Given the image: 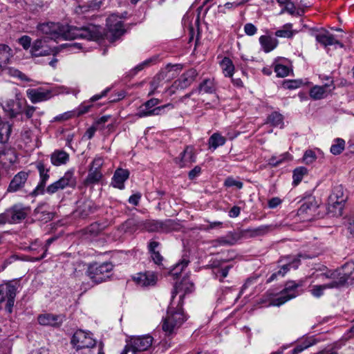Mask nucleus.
<instances>
[{"mask_svg": "<svg viewBox=\"0 0 354 354\" xmlns=\"http://www.w3.org/2000/svg\"><path fill=\"white\" fill-rule=\"evenodd\" d=\"M76 185V178L74 176V169H69L58 180L48 185L46 192L53 194L59 190L66 187H75Z\"/></svg>", "mask_w": 354, "mask_h": 354, "instance_id": "obj_9", "label": "nucleus"}, {"mask_svg": "<svg viewBox=\"0 0 354 354\" xmlns=\"http://www.w3.org/2000/svg\"><path fill=\"white\" fill-rule=\"evenodd\" d=\"M71 344L77 350H80L94 347L96 344V341L91 337L89 333L78 330L73 334Z\"/></svg>", "mask_w": 354, "mask_h": 354, "instance_id": "obj_11", "label": "nucleus"}, {"mask_svg": "<svg viewBox=\"0 0 354 354\" xmlns=\"http://www.w3.org/2000/svg\"><path fill=\"white\" fill-rule=\"evenodd\" d=\"M226 139L225 137L218 133H214L209 138V148L215 150L217 147L224 145Z\"/></svg>", "mask_w": 354, "mask_h": 354, "instance_id": "obj_39", "label": "nucleus"}, {"mask_svg": "<svg viewBox=\"0 0 354 354\" xmlns=\"http://www.w3.org/2000/svg\"><path fill=\"white\" fill-rule=\"evenodd\" d=\"M48 37H41L35 39L32 44L30 54L32 57H39L55 55L58 53L57 47H53L48 44Z\"/></svg>", "mask_w": 354, "mask_h": 354, "instance_id": "obj_8", "label": "nucleus"}, {"mask_svg": "<svg viewBox=\"0 0 354 354\" xmlns=\"http://www.w3.org/2000/svg\"><path fill=\"white\" fill-rule=\"evenodd\" d=\"M17 288L11 283L0 285V304L6 301V310L11 313L15 303Z\"/></svg>", "mask_w": 354, "mask_h": 354, "instance_id": "obj_10", "label": "nucleus"}, {"mask_svg": "<svg viewBox=\"0 0 354 354\" xmlns=\"http://www.w3.org/2000/svg\"><path fill=\"white\" fill-rule=\"evenodd\" d=\"M274 71L278 77H283L289 74L290 69L285 65L277 64L275 65Z\"/></svg>", "mask_w": 354, "mask_h": 354, "instance_id": "obj_50", "label": "nucleus"}, {"mask_svg": "<svg viewBox=\"0 0 354 354\" xmlns=\"http://www.w3.org/2000/svg\"><path fill=\"white\" fill-rule=\"evenodd\" d=\"M224 185L226 187H236L239 189H241L243 187V183L241 181L236 180L233 178H227L224 183Z\"/></svg>", "mask_w": 354, "mask_h": 354, "instance_id": "obj_55", "label": "nucleus"}, {"mask_svg": "<svg viewBox=\"0 0 354 354\" xmlns=\"http://www.w3.org/2000/svg\"><path fill=\"white\" fill-rule=\"evenodd\" d=\"M259 41L262 50L266 53L273 50L279 44L277 39L271 35H261Z\"/></svg>", "mask_w": 354, "mask_h": 354, "instance_id": "obj_29", "label": "nucleus"}, {"mask_svg": "<svg viewBox=\"0 0 354 354\" xmlns=\"http://www.w3.org/2000/svg\"><path fill=\"white\" fill-rule=\"evenodd\" d=\"M32 39L28 35H23L18 39V43L23 47L24 50L30 49Z\"/></svg>", "mask_w": 354, "mask_h": 354, "instance_id": "obj_51", "label": "nucleus"}, {"mask_svg": "<svg viewBox=\"0 0 354 354\" xmlns=\"http://www.w3.org/2000/svg\"><path fill=\"white\" fill-rule=\"evenodd\" d=\"M11 131V126L8 122L0 123V144H4L8 141Z\"/></svg>", "mask_w": 354, "mask_h": 354, "instance_id": "obj_42", "label": "nucleus"}, {"mask_svg": "<svg viewBox=\"0 0 354 354\" xmlns=\"http://www.w3.org/2000/svg\"><path fill=\"white\" fill-rule=\"evenodd\" d=\"M36 167L39 174L40 180L35 189L33 193L36 195H38L44 194V188L46 187V182L50 178L48 174L50 169L47 168L42 162H37Z\"/></svg>", "mask_w": 354, "mask_h": 354, "instance_id": "obj_21", "label": "nucleus"}, {"mask_svg": "<svg viewBox=\"0 0 354 354\" xmlns=\"http://www.w3.org/2000/svg\"><path fill=\"white\" fill-rule=\"evenodd\" d=\"M182 304L174 307L173 304L168 307L167 315L162 320V328L167 335L175 333L187 320L182 308Z\"/></svg>", "mask_w": 354, "mask_h": 354, "instance_id": "obj_2", "label": "nucleus"}, {"mask_svg": "<svg viewBox=\"0 0 354 354\" xmlns=\"http://www.w3.org/2000/svg\"><path fill=\"white\" fill-rule=\"evenodd\" d=\"M106 24L112 36L111 41H114L122 36L125 30L123 28L122 22L119 19L118 15H112L106 19Z\"/></svg>", "mask_w": 354, "mask_h": 354, "instance_id": "obj_16", "label": "nucleus"}, {"mask_svg": "<svg viewBox=\"0 0 354 354\" xmlns=\"http://www.w3.org/2000/svg\"><path fill=\"white\" fill-rule=\"evenodd\" d=\"M69 154L62 149L55 150L50 155V162L55 166L66 165L69 160Z\"/></svg>", "mask_w": 354, "mask_h": 354, "instance_id": "obj_31", "label": "nucleus"}, {"mask_svg": "<svg viewBox=\"0 0 354 354\" xmlns=\"http://www.w3.org/2000/svg\"><path fill=\"white\" fill-rule=\"evenodd\" d=\"M303 84L301 80H294L285 82L283 84L284 87L288 89H295L300 87Z\"/></svg>", "mask_w": 354, "mask_h": 354, "instance_id": "obj_54", "label": "nucleus"}, {"mask_svg": "<svg viewBox=\"0 0 354 354\" xmlns=\"http://www.w3.org/2000/svg\"><path fill=\"white\" fill-rule=\"evenodd\" d=\"M274 229L273 225H263L254 228H250L246 230L251 237L263 236Z\"/></svg>", "mask_w": 354, "mask_h": 354, "instance_id": "obj_35", "label": "nucleus"}, {"mask_svg": "<svg viewBox=\"0 0 354 354\" xmlns=\"http://www.w3.org/2000/svg\"><path fill=\"white\" fill-rule=\"evenodd\" d=\"M329 201L343 203L346 201V197L344 196V189L342 185H337L334 187L332 194L328 198Z\"/></svg>", "mask_w": 354, "mask_h": 354, "instance_id": "obj_38", "label": "nucleus"}, {"mask_svg": "<svg viewBox=\"0 0 354 354\" xmlns=\"http://www.w3.org/2000/svg\"><path fill=\"white\" fill-rule=\"evenodd\" d=\"M103 164L104 160L102 159V158L100 156H96L91 163L88 169L101 171V168L103 166Z\"/></svg>", "mask_w": 354, "mask_h": 354, "instance_id": "obj_52", "label": "nucleus"}, {"mask_svg": "<svg viewBox=\"0 0 354 354\" xmlns=\"http://www.w3.org/2000/svg\"><path fill=\"white\" fill-rule=\"evenodd\" d=\"M11 57V48L8 45L0 44V69L7 66Z\"/></svg>", "mask_w": 354, "mask_h": 354, "instance_id": "obj_36", "label": "nucleus"}, {"mask_svg": "<svg viewBox=\"0 0 354 354\" xmlns=\"http://www.w3.org/2000/svg\"><path fill=\"white\" fill-rule=\"evenodd\" d=\"M287 12L291 15H295L296 13V8L294 3L291 1L286 4L285 7L281 10L280 14Z\"/></svg>", "mask_w": 354, "mask_h": 354, "instance_id": "obj_57", "label": "nucleus"}, {"mask_svg": "<svg viewBox=\"0 0 354 354\" xmlns=\"http://www.w3.org/2000/svg\"><path fill=\"white\" fill-rule=\"evenodd\" d=\"M195 161L194 148L190 146H187L179 157L176 159V164L181 168L188 167Z\"/></svg>", "mask_w": 354, "mask_h": 354, "instance_id": "obj_22", "label": "nucleus"}, {"mask_svg": "<svg viewBox=\"0 0 354 354\" xmlns=\"http://www.w3.org/2000/svg\"><path fill=\"white\" fill-rule=\"evenodd\" d=\"M12 75L13 76L17 77L22 81H25V82H30L31 81V80L26 75H25L24 73H23L22 72H21L19 70H16V69L13 70Z\"/></svg>", "mask_w": 354, "mask_h": 354, "instance_id": "obj_61", "label": "nucleus"}, {"mask_svg": "<svg viewBox=\"0 0 354 354\" xmlns=\"http://www.w3.org/2000/svg\"><path fill=\"white\" fill-rule=\"evenodd\" d=\"M221 66L225 77L232 76L234 71V66L232 61L229 57H225L222 59L221 62Z\"/></svg>", "mask_w": 354, "mask_h": 354, "instance_id": "obj_43", "label": "nucleus"}, {"mask_svg": "<svg viewBox=\"0 0 354 354\" xmlns=\"http://www.w3.org/2000/svg\"><path fill=\"white\" fill-rule=\"evenodd\" d=\"M113 269V265L111 262H93L87 266L86 274L93 282L100 283L111 277Z\"/></svg>", "mask_w": 354, "mask_h": 354, "instance_id": "obj_4", "label": "nucleus"}, {"mask_svg": "<svg viewBox=\"0 0 354 354\" xmlns=\"http://www.w3.org/2000/svg\"><path fill=\"white\" fill-rule=\"evenodd\" d=\"M249 1L250 0H239L234 2H227L224 5V6L227 9H232L241 6Z\"/></svg>", "mask_w": 354, "mask_h": 354, "instance_id": "obj_59", "label": "nucleus"}, {"mask_svg": "<svg viewBox=\"0 0 354 354\" xmlns=\"http://www.w3.org/2000/svg\"><path fill=\"white\" fill-rule=\"evenodd\" d=\"M73 115L71 112H65L62 114H59L54 118V121H65L71 118Z\"/></svg>", "mask_w": 354, "mask_h": 354, "instance_id": "obj_63", "label": "nucleus"}, {"mask_svg": "<svg viewBox=\"0 0 354 354\" xmlns=\"http://www.w3.org/2000/svg\"><path fill=\"white\" fill-rule=\"evenodd\" d=\"M151 59H147L144 62H142V63L139 64L138 65H137L133 69V73L134 74H136L137 73H138L139 71H142V69H144L146 66H149V64L151 63Z\"/></svg>", "mask_w": 354, "mask_h": 354, "instance_id": "obj_62", "label": "nucleus"}, {"mask_svg": "<svg viewBox=\"0 0 354 354\" xmlns=\"http://www.w3.org/2000/svg\"><path fill=\"white\" fill-rule=\"evenodd\" d=\"M26 95L33 104L47 101L52 97V93L50 90L44 89L41 87L37 88H28L26 91Z\"/></svg>", "mask_w": 354, "mask_h": 354, "instance_id": "obj_17", "label": "nucleus"}, {"mask_svg": "<svg viewBox=\"0 0 354 354\" xmlns=\"http://www.w3.org/2000/svg\"><path fill=\"white\" fill-rule=\"evenodd\" d=\"M198 74L196 69L191 68L184 73L178 80H176L173 86L176 89H185L194 82Z\"/></svg>", "mask_w": 354, "mask_h": 354, "instance_id": "obj_19", "label": "nucleus"}, {"mask_svg": "<svg viewBox=\"0 0 354 354\" xmlns=\"http://www.w3.org/2000/svg\"><path fill=\"white\" fill-rule=\"evenodd\" d=\"M54 240H55L54 238L48 239L46 241V245L44 246V251L43 254L39 257L32 258L31 261H40L42 259H44L46 257V252L48 250L49 245L54 241Z\"/></svg>", "mask_w": 354, "mask_h": 354, "instance_id": "obj_58", "label": "nucleus"}, {"mask_svg": "<svg viewBox=\"0 0 354 354\" xmlns=\"http://www.w3.org/2000/svg\"><path fill=\"white\" fill-rule=\"evenodd\" d=\"M292 24L290 23L284 24L279 30L275 32V36L288 39L292 38L298 32L297 30L292 29Z\"/></svg>", "mask_w": 354, "mask_h": 354, "instance_id": "obj_34", "label": "nucleus"}, {"mask_svg": "<svg viewBox=\"0 0 354 354\" xmlns=\"http://www.w3.org/2000/svg\"><path fill=\"white\" fill-rule=\"evenodd\" d=\"M236 242V239L234 234L231 232L227 234L225 236L219 237L212 241V244L214 247L218 246H227L232 245Z\"/></svg>", "mask_w": 354, "mask_h": 354, "instance_id": "obj_33", "label": "nucleus"}, {"mask_svg": "<svg viewBox=\"0 0 354 354\" xmlns=\"http://www.w3.org/2000/svg\"><path fill=\"white\" fill-rule=\"evenodd\" d=\"M344 204L337 203V201L331 202L328 201V212L333 216H340L342 215Z\"/></svg>", "mask_w": 354, "mask_h": 354, "instance_id": "obj_41", "label": "nucleus"}, {"mask_svg": "<svg viewBox=\"0 0 354 354\" xmlns=\"http://www.w3.org/2000/svg\"><path fill=\"white\" fill-rule=\"evenodd\" d=\"M244 32L248 36H253L257 32V27L252 23H248L244 26Z\"/></svg>", "mask_w": 354, "mask_h": 354, "instance_id": "obj_56", "label": "nucleus"}, {"mask_svg": "<svg viewBox=\"0 0 354 354\" xmlns=\"http://www.w3.org/2000/svg\"><path fill=\"white\" fill-rule=\"evenodd\" d=\"M309 258L308 256L302 254H298L293 257H286L284 260L286 263L281 266V269L277 272L273 273L268 281H272L275 279L278 276L283 277L290 268L297 269L300 265L301 259Z\"/></svg>", "mask_w": 354, "mask_h": 354, "instance_id": "obj_13", "label": "nucleus"}, {"mask_svg": "<svg viewBox=\"0 0 354 354\" xmlns=\"http://www.w3.org/2000/svg\"><path fill=\"white\" fill-rule=\"evenodd\" d=\"M196 91L201 93H214L216 91V86L213 79L204 80L196 88Z\"/></svg>", "mask_w": 354, "mask_h": 354, "instance_id": "obj_37", "label": "nucleus"}, {"mask_svg": "<svg viewBox=\"0 0 354 354\" xmlns=\"http://www.w3.org/2000/svg\"><path fill=\"white\" fill-rule=\"evenodd\" d=\"M194 289V283L189 281V279H183V281L174 288V290L172 292V299H174L176 295L179 292H183V295H180V301L178 304H183V299L185 294L193 292Z\"/></svg>", "mask_w": 354, "mask_h": 354, "instance_id": "obj_25", "label": "nucleus"}, {"mask_svg": "<svg viewBox=\"0 0 354 354\" xmlns=\"http://www.w3.org/2000/svg\"><path fill=\"white\" fill-rule=\"evenodd\" d=\"M319 205L315 198H309L299 208L297 214L303 221H311L319 216Z\"/></svg>", "mask_w": 354, "mask_h": 354, "instance_id": "obj_12", "label": "nucleus"}, {"mask_svg": "<svg viewBox=\"0 0 354 354\" xmlns=\"http://www.w3.org/2000/svg\"><path fill=\"white\" fill-rule=\"evenodd\" d=\"M120 354H140L135 348L131 347V344L127 342L124 349Z\"/></svg>", "mask_w": 354, "mask_h": 354, "instance_id": "obj_60", "label": "nucleus"}, {"mask_svg": "<svg viewBox=\"0 0 354 354\" xmlns=\"http://www.w3.org/2000/svg\"><path fill=\"white\" fill-rule=\"evenodd\" d=\"M330 84H325L324 86H315L310 90V96L314 100H320L326 96L331 91Z\"/></svg>", "mask_w": 354, "mask_h": 354, "instance_id": "obj_32", "label": "nucleus"}, {"mask_svg": "<svg viewBox=\"0 0 354 354\" xmlns=\"http://www.w3.org/2000/svg\"><path fill=\"white\" fill-rule=\"evenodd\" d=\"M292 157L288 152L279 156H272L268 160V164L272 167H277L286 160H291Z\"/></svg>", "mask_w": 354, "mask_h": 354, "instance_id": "obj_45", "label": "nucleus"}, {"mask_svg": "<svg viewBox=\"0 0 354 354\" xmlns=\"http://www.w3.org/2000/svg\"><path fill=\"white\" fill-rule=\"evenodd\" d=\"M102 173L101 171L88 169V173L84 180L86 185H94L98 183L102 178Z\"/></svg>", "mask_w": 354, "mask_h": 354, "instance_id": "obj_40", "label": "nucleus"}, {"mask_svg": "<svg viewBox=\"0 0 354 354\" xmlns=\"http://www.w3.org/2000/svg\"><path fill=\"white\" fill-rule=\"evenodd\" d=\"M316 41L326 47L337 44L339 47L343 48L344 45L338 40L335 39L334 36L326 30H316L313 34Z\"/></svg>", "mask_w": 354, "mask_h": 354, "instance_id": "obj_20", "label": "nucleus"}, {"mask_svg": "<svg viewBox=\"0 0 354 354\" xmlns=\"http://www.w3.org/2000/svg\"><path fill=\"white\" fill-rule=\"evenodd\" d=\"M282 201L279 197L272 198L268 201V207L271 209L277 207L281 203Z\"/></svg>", "mask_w": 354, "mask_h": 354, "instance_id": "obj_64", "label": "nucleus"}, {"mask_svg": "<svg viewBox=\"0 0 354 354\" xmlns=\"http://www.w3.org/2000/svg\"><path fill=\"white\" fill-rule=\"evenodd\" d=\"M129 172L127 169H118L112 178V185L114 187L122 189L124 187V183L128 179Z\"/></svg>", "mask_w": 354, "mask_h": 354, "instance_id": "obj_28", "label": "nucleus"}, {"mask_svg": "<svg viewBox=\"0 0 354 354\" xmlns=\"http://www.w3.org/2000/svg\"><path fill=\"white\" fill-rule=\"evenodd\" d=\"M29 213V208L21 204H16L0 214V225L5 223H19L24 220Z\"/></svg>", "mask_w": 354, "mask_h": 354, "instance_id": "obj_5", "label": "nucleus"}, {"mask_svg": "<svg viewBox=\"0 0 354 354\" xmlns=\"http://www.w3.org/2000/svg\"><path fill=\"white\" fill-rule=\"evenodd\" d=\"M345 148V141L342 138H335L333 140L330 151L332 154L337 156L339 155Z\"/></svg>", "mask_w": 354, "mask_h": 354, "instance_id": "obj_44", "label": "nucleus"}, {"mask_svg": "<svg viewBox=\"0 0 354 354\" xmlns=\"http://www.w3.org/2000/svg\"><path fill=\"white\" fill-rule=\"evenodd\" d=\"M323 272H315L313 276L315 279H320L322 282L329 280L328 282L338 281L344 280V285L346 283L350 275L354 270V263H347L344 265L340 269L336 270H329L326 267L323 269H319Z\"/></svg>", "mask_w": 354, "mask_h": 354, "instance_id": "obj_3", "label": "nucleus"}, {"mask_svg": "<svg viewBox=\"0 0 354 354\" xmlns=\"http://www.w3.org/2000/svg\"><path fill=\"white\" fill-rule=\"evenodd\" d=\"M64 317L62 315H53L45 313L39 315L37 320L39 324L43 326H59L64 322Z\"/></svg>", "mask_w": 354, "mask_h": 354, "instance_id": "obj_24", "label": "nucleus"}, {"mask_svg": "<svg viewBox=\"0 0 354 354\" xmlns=\"http://www.w3.org/2000/svg\"><path fill=\"white\" fill-rule=\"evenodd\" d=\"M3 110L7 112L11 118L16 117L21 112L20 102L14 100H6L1 104Z\"/></svg>", "mask_w": 354, "mask_h": 354, "instance_id": "obj_27", "label": "nucleus"}, {"mask_svg": "<svg viewBox=\"0 0 354 354\" xmlns=\"http://www.w3.org/2000/svg\"><path fill=\"white\" fill-rule=\"evenodd\" d=\"M342 286H344V280L328 282L322 285H310V292L313 297L319 298L324 295L326 289L337 288Z\"/></svg>", "mask_w": 354, "mask_h": 354, "instance_id": "obj_23", "label": "nucleus"}, {"mask_svg": "<svg viewBox=\"0 0 354 354\" xmlns=\"http://www.w3.org/2000/svg\"><path fill=\"white\" fill-rule=\"evenodd\" d=\"M160 103V101L157 98H151L147 100L139 107L136 116L138 118H146L152 115H160L165 113V109L174 108V105L171 103L156 106Z\"/></svg>", "mask_w": 354, "mask_h": 354, "instance_id": "obj_6", "label": "nucleus"}, {"mask_svg": "<svg viewBox=\"0 0 354 354\" xmlns=\"http://www.w3.org/2000/svg\"><path fill=\"white\" fill-rule=\"evenodd\" d=\"M153 340V339L151 335H147L133 337L128 342L131 344V347L135 348L136 350L141 353L151 346Z\"/></svg>", "mask_w": 354, "mask_h": 354, "instance_id": "obj_18", "label": "nucleus"}, {"mask_svg": "<svg viewBox=\"0 0 354 354\" xmlns=\"http://www.w3.org/2000/svg\"><path fill=\"white\" fill-rule=\"evenodd\" d=\"M307 169L304 167H299L294 169L292 178L293 184L297 185L301 180L304 175L307 174Z\"/></svg>", "mask_w": 354, "mask_h": 354, "instance_id": "obj_46", "label": "nucleus"}, {"mask_svg": "<svg viewBox=\"0 0 354 354\" xmlns=\"http://www.w3.org/2000/svg\"><path fill=\"white\" fill-rule=\"evenodd\" d=\"M37 30L42 35H48V41L59 38L70 40L77 38L97 40L102 36L101 28L93 24L77 28L59 22H46L39 24Z\"/></svg>", "mask_w": 354, "mask_h": 354, "instance_id": "obj_1", "label": "nucleus"}, {"mask_svg": "<svg viewBox=\"0 0 354 354\" xmlns=\"http://www.w3.org/2000/svg\"><path fill=\"white\" fill-rule=\"evenodd\" d=\"M174 221L168 219L165 221L151 220L145 223V227L149 232H168L173 229Z\"/></svg>", "mask_w": 354, "mask_h": 354, "instance_id": "obj_15", "label": "nucleus"}, {"mask_svg": "<svg viewBox=\"0 0 354 354\" xmlns=\"http://www.w3.org/2000/svg\"><path fill=\"white\" fill-rule=\"evenodd\" d=\"M304 161L306 164H310L316 160L315 153L312 150H307L303 157Z\"/></svg>", "mask_w": 354, "mask_h": 354, "instance_id": "obj_53", "label": "nucleus"}, {"mask_svg": "<svg viewBox=\"0 0 354 354\" xmlns=\"http://www.w3.org/2000/svg\"><path fill=\"white\" fill-rule=\"evenodd\" d=\"M302 286V281H299L298 283L293 281H288L279 295L272 299L268 306H280L289 300L295 298L299 295L297 289Z\"/></svg>", "mask_w": 354, "mask_h": 354, "instance_id": "obj_7", "label": "nucleus"}, {"mask_svg": "<svg viewBox=\"0 0 354 354\" xmlns=\"http://www.w3.org/2000/svg\"><path fill=\"white\" fill-rule=\"evenodd\" d=\"M315 344V342L310 339H306L304 342L297 345L292 350V354H299L306 348Z\"/></svg>", "mask_w": 354, "mask_h": 354, "instance_id": "obj_49", "label": "nucleus"}, {"mask_svg": "<svg viewBox=\"0 0 354 354\" xmlns=\"http://www.w3.org/2000/svg\"><path fill=\"white\" fill-rule=\"evenodd\" d=\"M189 262V261L187 259L183 258L180 262L174 266L173 269L171 270V274L173 276L178 277L182 271L187 266Z\"/></svg>", "mask_w": 354, "mask_h": 354, "instance_id": "obj_47", "label": "nucleus"}, {"mask_svg": "<svg viewBox=\"0 0 354 354\" xmlns=\"http://www.w3.org/2000/svg\"><path fill=\"white\" fill-rule=\"evenodd\" d=\"M268 122L273 126H281L283 124V116L277 112H273L268 116Z\"/></svg>", "mask_w": 354, "mask_h": 354, "instance_id": "obj_48", "label": "nucleus"}, {"mask_svg": "<svg viewBox=\"0 0 354 354\" xmlns=\"http://www.w3.org/2000/svg\"><path fill=\"white\" fill-rule=\"evenodd\" d=\"M133 281L139 286L148 288L154 286L158 281V276L153 272H139L133 277Z\"/></svg>", "mask_w": 354, "mask_h": 354, "instance_id": "obj_14", "label": "nucleus"}, {"mask_svg": "<svg viewBox=\"0 0 354 354\" xmlns=\"http://www.w3.org/2000/svg\"><path fill=\"white\" fill-rule=\"evenodd\" d=\"M28 176V174L26 171L17 173L10 183L7 191L8 192H15L21 189L24 186Z\"/></svg>", "mask_w": 354, "mask_h": 354, "instance_id": "obj_26", "label": "nucleus"}, {"mask_svg": "<svg viewBox=\"0 0 354 354\" xmlns=\"http://www.w3.org/2000/svg\"><path fill=\"white\" fill-rule=\"evenodd\" d=\"M37 107L27 105L24 110V113L27 119H31V122L37 127L40 125V118L44 115V111H36Z\"/></svg>", "mask_w": 354, "mask_h": 354, "instance_id": "obj_30", "label": "nucleus"}]
</instances>
